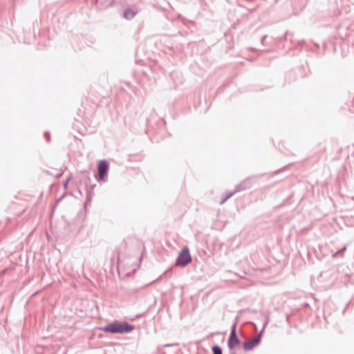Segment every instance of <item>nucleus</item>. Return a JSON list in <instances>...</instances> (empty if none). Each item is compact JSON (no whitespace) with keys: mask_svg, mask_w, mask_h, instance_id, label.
Listing matches in <instances>:
<instances>
[{"mask_svg":"<svg viewBox=\"0 0 354 354\" xmlns=\"http://www.w3.org/2000/svg\"><path fill=\"white\" fill-rule=\"evenodd\" d=\"M192 261L189 248L185 247L179 253L176 259V266L185 267Z\"/></svg>","mask_w":354,"mask_h":354,"instance_id":"nucleus-2","label":"nucleus"},{"mask_svg":"<svg viewBox=\"0 0 354 354\" xmlns=\"http://www.w3.org/2000/svg\"><path fill=\"white\" fill-rule=\"evenodd\" d=\"M239 344V339L236 335V324H234L232 332L228 339V346L230 349H233Z\"/></svg>","mask_w":354,"mask_h":354,"instance_id":"nucleus-3","label":"nucleus"},{"mask_svg":"<svg viewBox=\"0 0 354 354\" xmlns=\"http://www.w3.org/2000/svg\"><path fill=\"white\" fill-rule=\"evenodd\" d=\"M118 270H119V272H120V271L122 270V268H120V265H118Z\"/></svg>","mask_w":354,"mask_h":354,"instance_id":"nucleus-9","label":"nucleus"},{"mask_svg":"<svg viewBox=\"0 0 354 354\" xmlns=\"http://www.w3.org/2000/svg\"><path fill=\"white\" fill-rule=\"evenodd\" d=\"M133 327L126 322H114L104 327L100 328V330L111 333H124L130 332Z\"/></svg>","mask_w":354,"mask_h":354,"instance_id":"nucleus-1","label":"nucleus"},{"mask_svg":"<svg viewBox=\"0 0 354 354\" xmlns=\"http://www.w3.org/2000/svg\"><path fill=\"white\" fill-rule=\"evenodd\" d=\"M136 12L132 10H127L124 13V17L127 19H131L134 17Z\"/></svg>","mask_w":354,"mask_h":354,"instance_id":"nucleus-6","label":"nucleus"},{"mask_svg":"<svg viewBox=\"0 0 354 354\" xmlns=\"http://www.w3.org/2000/svg\"><path fill=\"white\" fill-rule=\"evenodd\" d=\"M212 351L214 354H222L221 349L217 346L212 348Z\"/></svg>","mask_w":354,"mask_h":354,"instance_id":"nucleus-7","label":"nucleus"},{"mask_svg":"<svg viewBox=\"0 0 354 354\" xmlns=\"http://www.w3.org/2000/svg\"><path fill=\"white\" fill-rule=\"evenodd\" d=\"M109 169V164L106 160H100L98 163V175L100 180H103Z\"/></svg>","mask_w":354,"mask_h":354,"instance_id":"nucleus-4","label":"nucleus"},{"mask_svg":"<svg viewBox=\"0 0 354 354\" xmlns=\"http://www.w3.org/2000/svg\"><path fill=\"white\" fill-rule=\"evenodd\" d=\"M259 337H255L254 339L246 341L243 344L245 351L252 350L259 343Z\"/></svg>","mask_w":354,"mask_h":354,"instance_id":"nucleus-5","label":"nucleus"},{"mask_svg":"<svg viewBox=\"0 0 354 354\" xmlns=\"http://www.w3.org/2000/svg\"><path fill=\"white\" fill-rule=\"evenodd\" d=\"M114 0H109L106 6H110L112 4Z\"/></svg>","mask_w":354,"mask_h":354,"instance_id":"nucleus-8","label":"nucleus"}]
</instances>
